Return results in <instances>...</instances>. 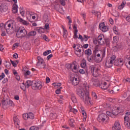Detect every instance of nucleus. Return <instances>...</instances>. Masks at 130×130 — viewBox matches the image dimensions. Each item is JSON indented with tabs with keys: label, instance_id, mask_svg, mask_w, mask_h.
Segmentation results:
<instances>
[{
	"label": "nucleus",
	"instance_id": "63",
	"mask_svg": "<svg viewBox=\"0 0 130 130\" xmlns=\"http://www.w3.org/2000/svg\"><path fill=\"white\" fill-rule=\"evenodd\" d=\"M126 20L127 22H128V23H130V15L126 17Z\"/></svg>",
	"mask_w": 130,
	"mask_h": 130
},
{
	"label": "nucleus",
	"instance_id": "52",
	"mask_svg": "<svg viewBox=\"0 0 130 130\" xmlns=\"http://www.w3.org/2000/svg\"><path fill=\"white\" fill-rule=\"evenodd\" d=\"M114 93H117V92H118V91H119V89L118 88V87H114L113 88Z\"/></svg>",
	"mask_w": 130,
	"mask_h": 130
},
{
	"label": "nucleus",
	"instance_id": "28",
	"mask_svg": "<svg viewBox=\"0 0 130 130\" xmlns=\"http://www.w3.org/2000/svg\"><path fill=\"white\" fill-rule=\"evenodd\" d=\"M71 100L73 103H77V102L78 101L76 98V96L74 94H71Z\"/></svg>",
	"mask_w": 130,
	"mask_h": 130
},
{
	"label": "nucleus",
	"instance_id": "14",
	"mask_svg": "<svg viewBox=\"0 0 130 130\" xmlns=\"http://www.w3.org/2000/svg\"><path fill=\"white\" fill-rule=\"evenodd\" d=\"M98 41L99 44H100L101 45L104 44V41H105L104 40V36L103 35H100L98 37Z\"/></svg>",
	"mask_w": 130,
	"mask_h": 130
},
{
	"label": "nucleus",
	"instance_id": "21",
	"mask_svg": "<svg viewBox=\"0 0 130 130\" xmlns=\"http://www.w3.org/2000/svg\"><path fill=\"white\" fill-rule=\"evenodd\" d=\"M91 13L93 14V15H94L95 17H97V18H100V17H101V13H100V12H97L95 10H92Z\"/></svg>",
	"mask_w": 130,
	"mask_h": 130
},
{
	"label": "nucleus",
	"instance_id": "19",
	"mask_svg": "<svg viewBox=\"0 0 130 130\" xmlns=\"http://www.w3.org/2000/svg\"><path fill=\"white\" fill-rule=\"evenodd\" d=\"M2 104L3 108L6 109V108H8V100H3L2 101Z\"/></svg>",
	"mask_w": 130,
	"mask_h": 130
},
{
	"label": "nucleus",
	"instance_id": "64",
	"mask_svg": "<svg viewBox=\"0 0 130 130\" xmlns=\"http://www.w3.org/2000/svg\"><path fill=\"white\" fill-rule=\"evenodd\" d=\"M50 82V78H49V77H47L46 78V82L47 83V84H48V83H49Z\"/></svg>",
	"mask_w": 130,
	"mask_h": 130
},
{
	"label": "nucleus",
	"instance_id": "53",
	"mask_svg": "<svg viewBox=\"0 0 130 130\" xmlns=\"http://www.w3.org/2000/svg\"><path fill=\"white\" fill-rule=\"evenodd\" d=\"M84 38H83V41H85V42L88 41V39H89V38H90V37H89L86 35H84Z\"/></svg>",
	"mask_w": 130,
	"mask_h": 130
},
{
	"label": "nucleus",
	"instance_id": "13",
	"mask_svg": "<svg viewBox=\"0 0 130 130\" xmlns=\"http://www.w3.org/2000/svg\"><path fill=\"white\" fill-rule=\"evenodd\" d=\"M124 125H125L126 127L128 129H130V119L129 117L128 116H125L124 118Z\"/></svg>",
	"mask_w": 130,
	"mask_h": 130
},
{
	"label": "nucleus",
	"instance_id": "36",
	"mask_svg": "<svg viewBox=\"0 0 130 130\" xmlns=\"http://www.w3.org/2000/svg\"><path fill=\"white\" fill-rule=\"evenodd\" d=\"M28 118H30V119H34V114H33L32 112H29L27 113Z\"/></svg>",
	"mask_w": 130,
	"mask_h": 130
},
{
	"label": "nucleus",
	"instance_id": "46",
	"mask_svg": "<svg viewBox=\"0 0 130 130\" xmlns=\"http://www.w3.org/2000/svg\"><path fill=\"white\" fill-rule=\"evenodd\" d=\"M44 28L46 29V30H49V24L46 23L44 26Z\"/></svg>",
	"mask_w": 130,
	"mask_h": 130
},
{
	"label": "nucleus",
	"instance_id": "50",
	"mask_svg": "<svg viewBox=\"0 0 130 130\" xmlns=\"http://www.w3.org/2000/svg\"><path fill=\"white\" fill-rule=\"evenodd\" d=\"M43 37L46 41H47L48 42H49V39H48V38L46 36V35H43Z\"/></svg>",
	"mask_w": 130,
	"mask_h": 130
},
{
	"label": "nucleus",
	"instance_id": "32",
	"mask_svg": "<svg viewBox=\"0 0 130 130\" xmlns=\"http://www.w3.org/2000/svg\"><path fill=\"white\" fill-rule=\"evenodd\" d=\"M37 32L36 31L32 30L31 31H30L28 34H27V36H28L29 37H30V36H35V35H36Z\"/></svg>",
	"mask_w": 130,
	"mask_h": 130
},
{
	"label": "nucleus",
	"instance_id": "47",
	"mask_svg": "<svg viewBox=\"0 0 130 130\" xmlns=\"http://www.w3.org/2000/svg\"><path fill=\"white\" fill-rule=\"evenodd\" d=\"M66 0H59L60 4H61L62 6H66Z\"/></svg>",
	"mask_w": 130,
	"mask_h": 130
},
{
	"label": "nucleus",
	"instance_id": "9",
	"mask_svg": "<svg viewBox=\"0 0 130 130\" xmlns=\"http://www.w3.org/2000/svg\"><path fill=\"white\" fill-rule=\"evenodd\" d=\"M8 3H2L0 4V12L1 13H5L8 11Z\"/></svg>",
	"mask_w": 130,
	"mask_h": 130
},
{
	"label": "nucleus",
	"instance_id": "25",
	"mask_svg": "<svg viewBox=\"0 0 130 130\" xmlns=\"http://www.w3.org/2000/svg\"><path fill=\"white\" fill-rule=\"evenodd\" d=\"M119 107H118L115 111H112V114H113V117H114V116H116V115H118V113H119L118 110H119Z\"/></svg>",
	"mask_w": 130,
	"mask_h": 130
},
{
	"label": "nucleus",
	"instance_id": "44",
	"mask_svg": "<svg viewBox=\"0 0 130 130\" xmlns=\"http://www.w3.org/2000/svg\"><path fill=\"white\" fill-rule=\"evenodd\" d=\"M23 118L25 120H27L28 118V113L23 114Z\"/></svg>",
	"mask_w": 130,
	"mask_h": 130
},
{
	"label": "nucleus",
	"instance_id": "49",
	"mask_svg": "<svg viewBox=\"0 0 130 130\" xmlns=\"http://www.w3.org/2000/svg\"><path fill=\"white\" fill-rule=\"evenodd\" d=\"M107 115H108L109 116H111V117H113V114H112V113L107 111L106 112Z\"/></svg>",
	"mask_w": 130,
	"mask_h": 130
},
{
	"label": "nucleus",
	"instance_id": "3",
	"mask_svg": "<svg viewBox=\"0 0 130 130\" xmlns=\"http://www.w3.org/2000/svg\"><path fill=\"white\" fill-rule=\"evenodd\" d=\"M27 35V30L25 29V27L20 26L19 27L16 33V37L17 38H22L25 37Z\"/></svg>",
	"mask_w": 130,
	"mask_h": 130
},
{
	"label": "nucleus",
	"instance_id": "8",
	"mask_svg": "<svg viewBox=\"0 0 130 130\" xmlns=\"http://www.w3.org/2000/svg\"><path fill=\"white\" fill-rule=\"evenodd\" d=\"M42 88V83L41 82L35 81L32 83V89L33 90H40Z\"/></svg>",
	"mask_w": 130,
	"mask_h": 130
},
{
	"label": "nucleus",
	"instance_id": "11",
	"mask_svg": "<svg viewBox=\"0 0 130 130\" xmlns=\"http://www.w3.org/2000/svg\"><path fill=\"white\" fill-rule=\"evenodd\" d=\"M75 53L79 57H81V56H82L84 53V51L82 52V49H81V47H77L76 49H75Z\"/></svg>",
	"mask_w": 130,
	"mask_h": 130
},
{
	"label": "nucleus",
	"instance_id": "10",
	"mask_svg": "<svg viewBox=\"0 0 130 130\" xmlns=\"http://www.w3.org/2000/svg\"><path fill=\"white\" fill-rule=\"evenodd\" d=\"M93 85H95V86H99L100 88H101V89H103L104 90H106L107 89V83L103 81L101 82H100L99 84H96V82L93 83Z\"/></svg>",
	"mask_w": 130,
	"mask_h": 130
},
{
	"label": "nucleus",
	"instance_id": "24",
	"mask_svg": "<svg viewBox=\"0 0 130 130\" xmlns=\"http://www.w3.org/2000/svg\"><path fill=\"white\" fill-rule=\"evenodd\" d=\"M33 85V82L31 81V80H27L25 84V88H29L30 86H31Z\"/></svg>",
	"mask_w": 130,
	"mask_h": 130
},
{
	"label": "nucleus",
	"instance_id": "48",
	"mask_svg": "<svg viewBox=\"0 0 130 130\" xmlns=\"http://www.w3.org/2000/svg\"><path fill=\"white\" fill-rule=\"evenodd\" d=\"M53 86H55V87H60L61 86V83H53Z\"/></svg>",
	"mask_w": 130,
	"mask_h": 130
},
{
	"label": "nucleus",
	"instance_id": "15",
	"mask_svg": "<svg viewBox=\"0 0 130 130\" xmlns=\"http://www.w3.org/2000/svg\"><path fill=\"white\" fill-rule=\"evenodd\" d=\"M113 130H119L121 128L120 124L119 123V121H116L114 126L112 127Z\"/></svg>",
	"mask_w": 130,
	"mask_h": 130
},
{
	"label": "nucleus",
	"instance_id": "61",
	"mask_svg": "<svg viewBox=\"0 0 130 130\" xmlns=\"http://www.w3.org/2000/svg\"><path fill=\"white\" fill-rule=\"evenodd\" d=\"M30 74H31V72H30V71H27L24 73V75L25 76H29V75H30Z\"/></svg>",
	"mask_w": 130,
	"mask_h": 130
},
{
	"label": "nucleus",
	"instance_id": "56",
	"mask_svg": "<svg viewBox=\"0 0 130 130\" xmlns=\"http://www.w3.org/2000/svg\"><path fill=\"white\" fill-rule=\"evenodd\" d=\"M29 130H38V128L34 126H32L31 127H30Z\"/></svg>",
	"mask_w": 130,
	"mask_h": 130
},
{
	"label": "nucleus",
	"instance_id": "16",
	"mask_svg": "<svg viewBox=\"0 0 130 130\" xmlns=\"http://www.w3.org/2000/svg\"><path fill=\"white\" fill-rule=\"evenodd\" d=\"M71 82H72V85L73 86H77L79 84V80H78V78L77 77H73L71 78L70 79Z\"/></svg>",
	"mask_w": 130,
	"mask_h": 130
},
{
	"label": "nucleus",
	"instance_id": "39",
	"mask_svg": "<svg viewBox=\"0 0 130 130\" xmlns=\"http://www.w3.org/2000/svg\"><path fill=\"white\" fill-rule=\"evenodd\" d=\"M49 53H51V50H47V51L44 52L43 55L44 56H46V55H48V54H49Z\"/></svg>",
	"mask_w": 130,
	"mask_h": 130
},
{
	"label": "nucleus",
	"instance_id": "34",
	"mask_svg": "<svg viewBox=\"0 0 130 130\" xmlns=\"http://www.w3.org/2000/svg\"><path fill=\"white\" fill-rule=\"evenodd\" d=\"M0 28H1V31H2V32H4V31L6 30V24H4V23H1Z\"/></svg>",
	"mask_w": 130,
	"mask_h": 130
},
{
	"label": "nucleus",
	"instance_id": "27",
	"mask_svg": "<svg viewBox=\"0 0 130 130\" xmlns=\"http://www.w3.org/2000/svg\"><path fill=\"white\" fill-rule=\"evenodd\" d=\"M122 47V46L121 44H118L116 46H115L113 48L116 51H117V50H119Z\"/></svg>",
	"mask_w": 130,
	"mask_h": 130
},
{
	"label": "nucleus",
	"instance_id": "42",
	"mask_svg": "<svg viewBox=\"0 0 130 130\" xmlns=\"http://www.w3.org/2000/svg\"><path fill=\"white\" fill-rule=\"evenodd\" d=\"M77 33H78V29H75L74 34V39H77L78 38V36L77 35Z\"/></svg>",
	"mask_w": 130,
	"mask_h": 130
},
{
	"label": "nucleus",
	"instance_id": "17",
	"mask_svg": "<svg viewBox=\"0 0 130 130\" xmlns=\"http://www.w3.org/2000/svg\"><path fill=\"white\" fill-rule=\"evenodd\" d=\"M98 51H99V50H98ZM99 51L101 52V54H102V58L100 57V58L95 59V60L96 62H100L102 61L103 57L105 56V51L104 50H103V51H101V50H99Z\"/></svg>",
	"mask_w": 130,
	"mask_h": 130
},
{
	"label": "nucleus",
	"instance_id": "45",
	"mask_svg": "<svg viewBox=\"0 0 130 130\" xmlns=\"http://www.w3.org/2000/svg\"><path fill=\"white\" fill-rule=\"evenodd\" d=\"M28 14V15L29 16V17H30V18H31V16H34V12H32V11H28L27 12Z\"/></svg>",
	"mask_w": 130,
	"mask_h": 130
},
{
	"label": "nucleus",
	"instance_id": "22",
	"mask_svg": "<svg viewBox=\"0 0 130 130\" xmlns=\"http://www.w3.org/2000/svg\"><path fill=\"white\" fill-rule=\"evenodd\" d=\"M69 108L70 112H73L74 114H76V113L78 112V110L75 108H73L71 105H69Z\"/></svg>",
	"mask_w": 130,
	"mask_h": 130
},
{
	"label": "nucleus",
	"instance_id": "33",
	"mask_svg": "<svg viewBox=\"0 0 130 130\" xmlns=\"http://www.w3.org/2000/svg\"><path fill=\"white\" fill-rule=\"evenodd\" d=\"M85 54L90 56L92 54V51L90 49H87L85 51Z\"/></svg>",
	"mask_w": 130,
	"mask_h": 130
},
{
	"label": "nucleus",
	"instance_id": "20",
	"mask_svg": "<svg viewBox=\"0 0 130 130\" xmlns=\"http://www.w3.org/2000/svg\"><path fill=\"white\" fill-rule=\"evenodd\" d=\"M78 66L75 63L73 64H68V68L71 69L72 71H76Z\"/></svg>",
	"mask_w": 130,
	"mask_h": 130
},
{
	"label": "nucleus",
	"instance_id": "58",
	"mask_svg": "<svg viewBox=\"0 0 130 130\" xmlns=\"http://www.w3.org/2000/svg\"><path fill=\"white\" fill-rule=\"evenodd\" d=\"M18 45H19V44H18V43H15L14 44H13V49H15V48H17V47H18Z\"/></svg>",
	"mask_w": 130,
	"mask_h": 130
},
{
	"label": "nucleus",
	"instance_id": "54",
	"mask_svg": "<svg viewBox=\"0 0 130 130\" xmlns=\"http://www.w3.org/2000/svg\"><path fill=\"white\" fill-rule=\"evenodd\" d=\"M92 95L94 99H97V95L94 92H92Z\"/></svg>",
	"mask_w": 130,
	"mask_h": 130
},
{
	"label": "nucleus",
	"instance_id": "26",
	"mask_svg": "<svg viewBox=\"0 0 130 130\" xmlns=\"http://www.w3.org/2000/svg\"><path fill=\"white\" fill-rule=\"evenodd\" d=\"M126 4V2H125V1H123L121 5L118 6V9H119V10H122V9L124 8Z\"/></svg>",
	"mask_w": 130,
	"mask_h": 130
},
{
	"label": "nucleus",
	"instance_id": "60",
	"mask_svg": "<svg viewBox=\"0 0 130 130\" xmlns=\"http://www.w3.org/2000/svg\"><path fill=\"white\" fill-rule=\"evenodd\" d=\"M113 31L115 33V34H116V35H117V34H118V31L116 30V27H114Z\"/></svg>",
	"mask_w": 130,
	"mask_h": 130
},
{
	"label": "nucleus",
	"instance_id": "51",
	"mask_svg": "<svg viewBox=\"0 0 130 130\" xmlns=\"http://www.w3.org/2000/svg\"><path fill=\"white\" fill-rule=\"evenodd\" d=\"M5 67L8 69H11V63L7 62V64H5Z\"/></svg>",
	"mask_w": 130,
	"mask_h": 130
},
{
	"label": "nucleus",
	"instance_id": "55",
	"mask_svg": "<svg viewBox=\"0 0 130 130\" xmlns=\"http://www.w3.org/2000/svg\"><path fill=\"white\" fill-rule=\"evenodd\" d=\"M61 89H62V87H60V88L57 89L55 91L56 94H59V93H60Z\"/></svg>",
	"mask_w": 130,
	"mask_h": 130
},
{
	"label": "nucleus",
	"instance_id": "2",
	"mask_svg": "<svg viewBox=\"0 0 130 130\" xmlns=\"http://www.w3.org/2000/svg\"><path fill=\"white\" fill-rule=\"evenodd\" d=\"M116 59V56H115V55H113L110 58H108L105 63L106 67H107V68H111V67L113 66V63L114 66H119L118 60Z\"/></svg>",
	"mask_w": 130,
	"mask_h": 130
},
{
	"label": "nucleus",
	"instance_id": "37",
	"mask_svg": "<svg viewBox=\"0 0 130 130\" xmlns=\"http://www.w3.org/2000/svg\"><path fill=\"white\" fill-rule=\"evenodd\" d=\"M10 106H14V102L12 100H8V108Z\"/></svg>",
	"mask_w": 130,
	"mask_h": 130
},
{
	"label": "nucleus",
	"instance_id": "7",
	"mask_svg": "<svg viewBox=\"0 0 130 130\" xmlns=\"http://www.w3.org/2000/svg\"><path fill=\"white\" fill-rule=\"evenodd\" d=\"M98 120L101 123H104L108 120V116L104 113H102L99 115Z\"/></svg>",
	"mask_w": 130,
	"mask_h": 130
},
{
	"label": "nucleus",
	"instance_id": "30",
	"mask_svg": "<svg viewBox=\"0 0 130 130\" xmlns=\"http://www.w3.org/2000/svg\"><path fill=\"white\" fill-rule=\"evenodd\" d=\"M13 120L14 121L15 124H17V125H19V123H20V120L19 118L17 117H13Z\"/></svg>",
	"mask_w": 130,
	"mask_h": 130
},
{
	"label": "nucleus",
	"instance_id": "38",
	"mask_svg": "<svg viewBox=\"0 0 130 130\" xmlns=\"http://www.w3.org/2000/svg\"><path fill=\"white\" fill-rule=\"evenodd\" d=\"M82 115L83 116V121H86V119H87V113L86 111L82 112Z\"/></svg>",
	"mask_w": 130,
	"mask_h": 130
},
{
	"label": "nucleus",
	"instance_id": "57",
	"mask_svg": "<svg viewBox=\"0 0 130 130\" xmlns=\"http://www.w3.org/2000/svg\"><path fill=\"white\" fill-rule=\"evenodd\" d=\"M38 30L39 33H43L44 32L43 31L44 30V29L41 28H38Z\"/></svg>",
	"mask_w": 130,
	"mask_h": 130
},
{
	"label": "nucleus",
	"instance_id": "18",
	"mask_svg": "<svg viewBox=\"0 0 130 130\" xmlns=\"http://www.w3.org/2000/svg\"><path fill=\"white\" fill-rule=\"evenodd\" d=\"M17 21L18 22H20L23 25H25V26H28V25H29V22L26 21V20H24L20 17H17Z\"/></svg>",
	"mask_w": 130,
	"mask_h": 130
},
{
	"label": "nucleus",
	"instance_id": "31",
	"mask_svg": "<svg viewBox=\"0 0 130 130\" xmlns=\"http://www.w3.org/2000/svg\"><path fill=\"white\" fill-rule=\"evenodd\" d=\"M74 122H75V120H74V119H72V118H70L69 119V125L72 127H74Z\"/></svg>",
	"mask_w": 130,
	"mask_h": 130
},
{
	"label": "nucleus",
	"instance_id": "5",
	"mask_svg": "<svg viewBox=\"0 0 130 130\" xmlns=\"http://www.w3.org/2000/svg\"><path fill=\"white\" fill-rule=\"evenodd\" d=\"M13 23H9L6 22L5 23V30L8 34L12 35L14 34V30H13Z\"/></svg>",
	"mask_w": 130,
	"mask_h": 130
},
{
	"label": "nucleus",
	"instance_id": "35",
	"mask_svg": "<svg viewBox=\"0 0 130 130\" xmlns=\"http://www.w3.org/2000/svg\"><path fill=\"white\" fill-rule=\"evenodd\" d=\"M13 66V67H17V64H18L19 61L16 60V61H13L12 60H10Z\"/></svg>",
	"mask_w": 130,
	"mask_h": 130
},
{
	"label": "nucleus",
	"instance_id": "43",
	"mask_svg": "<svg viewBox=\"0 0 130 130\" xmlns=\"http://www.w3.org/2000/svg\"><path fill=\"white\" fill-rule=\"evenodd\" d=\"M113 40L114 43H117V41L118 40L117 36H114L113 38Z\"/></svg>",
	"mask_w": 130,
	"mask_h": 130
},
{
	"label": "nucleus",
	"instance_id": "59",
	"mask_svg": "<svg viewBox=\"0 0 130 130\" xmlns=\"http://www.w3.org/2000/svg\"><path fill=\"white\" fill-rule=\"evenodd\" d=\"M78 39H80L82 42L84 41V38L81 35H79Z\"/></svg>",
	"mask_w": 130,
	"mask_h": 130
},
{
	"label": "nucleus",
	"instance_id": "1",
	"mask_svg": "<svg viewBox=\"0 0 130 130\" xmlns=\"http://www.w3.org/2000/svg\"><path fill=\"white\" fill-rule=\"evenodd\" d=\"M77 94L85 103H90V98L89 97V85L87 83L83 84V88L77 89Z\"/></svg>",
	"mask_w": 130,
	"mask_h": 130
},
{
	"label": "nucleus",
	"instance_id": "6",
	"mask_svg": "<svg viewBox=\"0 0 130 130\" xmlns=\"http://www.w3.org/2000/svg\"><path fill=\"white\" fill-rule=\"evenodd\" d=\"M89 70L93 77H98V76H99V72H100V70L99 69L96 68L94 66H90L89 67Z\"/></svg>",
	"mask_w": 130,
	"mask_h": 130
},
{
	"label": "nucleus",
	"instance_id": "12",
	"mask_svg": "<svg viewBox=\"0 0 130 130\" xmlns=\"http://www.w3.org/2000/svg\"><path fill=\"white\" fill-rule=\"evenodd\" d=\"M99 28L102 32H107L108 31V26L105 25V24L104 22H102L99 25Z\"/></svg>",
	"mask_w": 130,
	"mask_h": 130
},
{
	"label": "nucleus",
	"instance_id": "23",
	"mask_svg": "<svg viewBox=\"0 0 130 130\" xmlns=\"http://www.w3.org/2000/svg\"><path fill=\"white\" fill-rule=\"evenodd\" d=\"M12 12L14 14H17L18 13V5L15 4L13 6Z\"/></svg>",
	"mask_w": 130,
	"mask_h": 130
},
{
	"label": "nucleus",
	"instance_id": "41",
	"mask_svg": "<svg viewBox=\"0 0 130 130\" xmlns=\"http://www.w3.org/2000/svg\"><path fill=\"white\" fill-rule=\"evenodd\" d=\"M67 35H68V30L66 29H64L63 30V37L64 38H67Z\"/></svg>",
	"mask_w": 130,
	"mask_h": 130
},
{
	"label": "nucleus",
	"instance_id": "40",
	"mask_svg": "<svg viewBox=\"0 0 130 130\" xmlns=\"http://www.w3.org/2000/svg\"><path fill=\"white\" fill-rule=\"evenodd\" d=\"M118 62L119 63V67H121L123 64V60L122 59H118Z\"/></svg>",
	"mask_w": 130,
	"mask_h": 130
},
{
	"label": "nucleus",
	"instance_id": "29",
	"mask_svg": "<svg viewBox=\"0 0 130 130\" xmlns=\"http://www.w3.org/2000/svg\"><path fill=\"white\" fill-rule=\"evenodd\" d=\"M86 66H87L86 60L83 59L81 63V68H83V69H85V68H86Z\"/></svg>",
	"mask_w": 130,
	"mask_h": 130
},
{
	"label": "nucleus",
	"instance_id": "4",
	"mask_svg": "<svg viewBox=\"0 0 130 130\" xmlns=\"http://www.w3.org/2000/svg\"><path fill=\"white\" fill-rule=\"evenodd\" d=\"M38 62L37 63L38 68L39 69H46V63L41 56H38Z\"/></svg>",
	"mask_w": 130,
	"mask_h": 130
},
{
	"label": "nucleus",
	"instance_id": "62",
	"mask_svg": "<svg viewBox=\"0 0 130 130\" xmlns=\"http://www.w3.org/2000/svg\"><path fill=\"white\" fill-rule=\"evenodd\" d=\"M4 78H5V74H4V73H3L2 74V75H0V80H3V79H4Z\"/></svg>",
	"mask_w": 130,
	"mask_h": 130
}]
</instances>
